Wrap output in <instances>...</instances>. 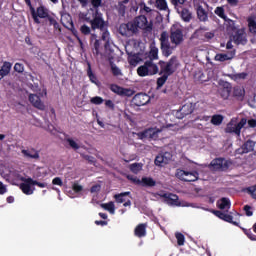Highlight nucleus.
<instances>
[{"label": "nucleus", "instance_id": "38", "mask_svg": "<svg viewBox=\"0 0 256 256\" xmlns=\"http://www.w3.org/2000/svg\"><path fill=\"white\" fill-rule=\"evenodd\" d=\"M169 79V75L167 74H162L161 77H159L157 79V87L156 89H161V87H163L165 85V83H167V80Z\"/></svg>", "mask_w": 256, "mask_h": 256}, {"label": "nucleus", "instance_id": "49", "mask_svg": "<svg viewBox=\"0 0 256 256\" xmlns=\"http://www.w3.org/2000/svg\"><path fill=\"white\" fill-rule=\"evenodd\" d=\"M125 5L126 4L123 3V1L118 3L117 11H118L119 15H122V17H123V15H125V9H126Z\"/></svg>", "mask_w": 256, "mask_h": 256}, {"label": "nucleus", "instance_id": "9", "mask_svg": "<svg viewBox=\"0 0 256 256\" xmlns=\"http://www.w3.org/2000/svg\"><path fill=\"white\" fill-rule=\"evenodd\" d=\"M170 40L172 45H176V47L178 45H181V43H183L184 38H183V30H181L180 28H171L170 29Z\"/></svg>", "mask_w": 256, "mask_h": 256}, {"label": "nucleus", "instance_id": "54", "mask_svg": "<svg viewBox=\"0 0 256 256\" xmlns=\"http://www.w3.org/2000/svg\"><path fill=\"white\" fill-rule=\"evenodd\" d=\"M72 189L74 193H81V191H83V186L79 185V183L77 182H74L72 185Z\"/></svg>", "mask_w": 256, "mask_h": 256}, {"label": "nucleus", "instance_id": "51", "mask_svg": "<svg viewBox=\"0 0 256 256\" xmlns=\"http://www.w3.org/2000/svg\"><path fill=\"white\" fill-rule=\"evenodd\" d=\"M243 232L245 235L250 239L251 241H256V235L251 232V230L243 229Z\"/></svg>", "mask_w": 256, "mask_h": 256}, {"label": "nucleus", "instance_id": "25", "mask_svg": "<svg viewBox=\"0 0 256 256\" xmlns=\"http://www.w3.org/2000/svg\"><path fill=\"white\" fill-rule=\"evenodd\" d=\"M255 149V142L253 140H247L242 146L241 150L243 154L245 153H251V151H254Z\"/></svg>", "mask_w": 256, "mask_h": 256}, {"label": "nucleus", "instance_id": "5", "mask_svg": "<svg viewBox=\"0 0 256 256\" xmlns=\"http://www.w3.org/2000/svg\"><path fill=\"white\" fill-rule=\"evenodd\" d=\"M31 15L34 23H36V25H40L41 24L40 19H47V17H49L50 14H49V9L44 5H41L37 7L36 10L35 8H31Z\"/></svg>", "mask_w": 256, "mask_h": 256}, {"label": "nucleus", "instance_id": "44", "mask_svg": "<svg viewBox=\"0 0 256 256\" xmlns=\"http://www.w3.org/2000/svg\"><path fill=\"white\" fill-rule=\"evenodd\" d=\"M135 95V91L129 88H122V92L120 97H133Z\"/></svg>", "mask_w": 256, "mask_h": 256}, {"label": "nucleus", "instance_id": "62", "mask_svg": "<svg viewBox=\"0 0 256 256\" xmlns=\"http://www.w3.org/2000/svg\"><path fill=\"white\" fill-rule=\"evenodd\" d=\"M249 29H250L251 33H256V22L255 21L249 22Z\"/></svg>", "mask_w": 256, "mask_h": 256}, {"label": "nucleus", "instance_id": "2", "mask_svg": "<svg viewBox=\"0 0 256 256\" xmlns=\"http://www.w3.org/2000/svg\"><path fill=\"white\" fill-rule=\"evenodd\" d=\"M86 23L91 25L92 31H100L102 33V41H109V23L103 19V16L96 12L93 19L85 18Z\"/></svg>", "mask_w": 256, "mask_h": 256}, {"label": "nucleus", "instance_id": "22", "mask_svg": "<svg viewBox=\"0 0 256 256\" xmlns=\"http://www.w3.org/2000/svg\"><path fill=\"white\" fill-rule=\"evenodd\" d=\"M235 57V51H232L230 54H216L214 60L215 61H220V63H223L225 61H231Z\"/></svg>", "mask_w": 256, "mask_h": 256}, {"label": "nucleus", "instance_id": "8", "mask_svg": "<svg viewBox=\"0 0 256 256\" xmlns=\"http://www.w3.org/2000/svg\"><path fill=\"white\" fill-rule=\"evenodd\" d=\"M214 171H227L229 169V162L225 158H215L210 163Z\"/></svg>", "mask_w": 256, "mask_h": 256}, {"label": "nucleus", "instance_id": "14", "mask_svg": "<svg viewBox=\"0 0 256 256\" xmlns=\"http://www.w3.org/2000/svg\"><path fill=\"white\" fill-rule=\"evenodd\" d=\"M232 41L235 45H247V35L245 29H238L232 36Z\"/></svg>", "mask_w": 256, "mask_h": 256}, {"label": "nucleus", "instance_id": "30", "mask_svg": "<svg viewBox=\"0 0 256 256\" xmlns=\"http://www.w3.org/2000/svg\"><path fill=\"white\" fill-rule=\"evenodd\" d=\"M46 20L49 23V26L53 27L55 31H61V25H59V22H57V19L55 17L51 16V14L46 18Z\"/></svg>", "mask_w": 256, "mask_h": 256}, {"label": "nucleus", "instance_id": "37", "mask_svg": "<svg viewBox=\"0 0 256 256\" xmlns=\"http://www.w3.org/2000/svg\"><path fill=\"white\" fill-rule=\"evenodd\" d=\"M102 209H105L106 211H109L111 215H115V203L108 202L105 204H101Z\"/></svg>", "mask_w": 256, "mask_h": 256}, {"label": "nucleus", "instance_id": "23", "mask_svg": "<svg viewBox=\"0 0 256 256\" xmlns=\"http://www.w3.org/2000/svg\"><path fill=\"white\" fill-rule=\"evenodd\" d=\"M134 234L136 237H139L140 239L141 237H145V235H147V224L137 225L134 230Z\"/></svg>", "mask_w": 256, "mask_h": 256}, {"label": "nucleus", "instance_id": "27", "mask_svg": "<svg viewBox=\"0 0 256 256\" xmlns=\"http://www.w3.org/2000/svg\"><path fill=\"white\" fill-rule=\"evenodd\" d=\"M192 109L194 113H205L206 104L203 101H198L194 104H192Z\"/></svg>", "mask_w": 256, "mask_h": 256}, {"label": "nucleus", "instance_id": "18", "mask_svg": "<svg viewBox=\"0 0 256 256\" xmlns=\"http://www.w3.org/2000/svg\"><path fill=\"white\" fill-rule=\"evenodd\" d=\"M29 101L33 107L39 109L40 111H45V104L41 101V97L37 94H30Z\"/></svg>", "mask_w": 256, "mask_h": 256}, {"label": "nucleus", "instance_id": "34", "mask_svg": "<svg viewBox=\"0 0 256 256\" xmlns=\"http://www.w3.org/2000/svg\"><path fill=\"white\" fill-rule=\"evenodd\" d=\"M248 75L249 74L247 72H241V73H236V74H230L229 77L233 81H243V80L247 79Z\"/></svg>", "mask_w": 256, "mask_h": 256}, {"label": "nucleus", "instance_id": "19", "mask_svg": "<svg viewBox=\"0 0 256 256\" xmlns=\"http://www.w3.org/2000/svg\"><path fill=\"white\" fill-rule=\"evenodd\" d=\"M193 112V104H185L180 110L176 113V117L178 119H183V117H187V115H191Z\"/></svg>", "mask_w": 256, "mask_h": 256}, {"label": "nucleus", "instance_id": "55", "mask_svg": "<svg viewBox=\"0 0 256 256\" xmlns=\"http://www.w3.org/2000/svg\"><path fill=\"white\" fill-rule=\"evenodd\" d=\"M67 143H69L70 147L72 149H75V151H77V149H79V144H77V142H75V140L68 138Z\"/></svg>", "mask_w": 256, "mask_h": 256}, {"label": "nucleus", "instance_id": "42", "mask_svg": "<svg viewBox=\"0 0 256 256\" xmlns=\"http://www.w3.org/2000/svg\"><path fill=\"white\" fill-rule=\"evenodd\" d=\"M175 237L177 239V245H179V247H183V245H185V235H183V233L176 232Z\"/></svg>", "mask_w": 256, "mask_h": 256}, {"label": "nucleus", "instance_id": "60", "mask_svg": "<svg viewBox=\"0 0 256 256\" xmlns=\"http://www.w3.org/2000/svg\"><path fill=\"white\" fill-rule=\"evenodd\" d=\"M244 211H245L247 217H253V211H251V206L245 205Z\"/></svg>", "mask_w": 256, "mask_h": 256}, {"label": "nucleus", "instance_id": "64", "mask_svg": "<svg viewBox=\"0 0 256 256\" xmlns=\"http://www.w3.org/2000/svg\"><path fill=\"white\" fill-rule=\"evenodd\" d=\"M83 157L86 161H88V163H91V164L95 163V157L90 155H84Z\"/></svg>", "mask_w": 256, "mask_h": 256}, {"label": "nucleus", "instance_id": "47", "mask_svg": "<svg viewBox=\"0 0 256 256\" xmlns=\"http://www.w3.org/2000/svg\"><path fill=\"white\" fill-rule=\"evenodd\" d=\"M80 32L82 33V35H92L91 34V27L87 26L86 24H83L80 27Z\"/></svg>", "mask_w": 256, "mask_h": 256}, {"label": "nucleus", "instance_id": "45", "mask_svg": "<svg viewBox=\"0 0 256 256\" xmlns=\"http://www.w3.org/2000/svg\"><path fill=\"white\" fill-rule=\"evenodd\" d=\"M110 91H112V93H116V95H120L123 91V87L117 85V84H111L110 85Z\"/></svg>", "mask_w": 256, "mask_h": 256}, {"label": "nucleus", "instance_id": "40", "mask_svg": "<svg viewBox=\"0 0 256 256\" xmlns=\"http://www.w3.org/2000/svg\"><path fill=\"white\" fill-rule=\"evenodd\" d=\"M156 59H159V49L154 47L149 52V61H155Z\"/></svg>", "mask_w": 256, "mask_h": 256}, {"label": "nucleus", "instance_id": "3", "mask_svg": "<svg viewBox=\"0 0 256 256\" xmlns=\"http://www.w3.org/2000/svg\"><path fill=\"white\" fill-rule=\"evenodd\" d=\"M158 65L160 67V75L164 74L171 77V75H173V73L179 69L180 64L177 56H172L167 62L160 60Z\"/></svg>", "mask_w": 256, "mask_h": 256}, {"label": "nucleus", "instance_id": "53", "mask_svg": "<svg viewBox=\"0 0 256 256\" xmlns=\"http://www.w3.org/2000/svg\"><path fill=\"white\" fill-rule=\"evenodd\" d=\"M14 71H16V73H23V71H25V66L21 63H16L14 65Z\"/></svg>", "mask_w": 256, "mask_h": 256}, {"label": "nucleus", "instance_id": "11", "mask_svg": "<svg viewBox=\"0 0 256 256\" xmlns=\"http://www.w3.org/2000/svg\"><path fill=\"white\" fill-rule=\"evenodd\" d=\"M21 181H23V183H20L19 188L22 191V193H24V195H33L35 191V188H31V186L33 185V183L31 182L33 181V178L22 177Z\"/></svg>", "mask_w": 256, "mask_h": 256}, {"label": "nucleus", "instance_id": "4", "mask_svg": "<svg viewBox=\"0 0 256 256\" xmlns=\"http://www.w3.org/2000/svg\"><path fill=\"white\" fill-rule=\"evenodd\" d=\"M159 41L163 57H171V55H173V47L171 46V42H169V33H167V31H163L160 34Z\"/></svg>", "mask_w": 256, "mask_h": 256}, {"label": "nucleus", "instance_id": "59", "mask_svg": "<svg viewBox=\"0 0 256 256\" xmlns=\"http://www.w3.org/2000/svg\"><path fill=\"white\" fill-rule=\"evenodd\" d=\"M52 185H58V187H63V180L60 177H55L52 180Z\"/></svg>", "mask_w": 256, "mask_h": 256}, {"label": "nucleus", "instance_id": "33", "mask_svg": "<svg viewBox=\"0 0 256 256\" xmlns=\"http://www.w3.org/2000/svg\"><path fill=\"white\" fill-rule=\"evenodd\" d=\"M130 196H131V192H122L119 194H115L114 199L116 203H125L126 201L125 197H130Z\"/></svg>", "mask_w": 256, "mask_h": 256}, {"label": "nucleus", "instance_id": "6", "mask_svg": "<svg viewBox=\"0 0 256 256\" xmlns=\"http://www.w3.org/2000/svg\"><path fill=\"white\" fill-rule=\"evenodd\" d=\"M176 177L177 179H180V181L191 183L199 179V172L197 171L189 172V171L178 169L176 171Z\"/></svg>", "mask_w": 256, "mask_h": 256}, {"label": "nucleus", "instance_id": "50", "mask_svg": "<svg viewBox=\"0 0 256 256\" xmlns=\"http://www.w3.org/2000/svg\"><path fill=\"white\" fill-rule=\"evenodd\" d=\"M103 99L101 98V96H96V97H93L91 98L90 102L93 104V105H101L103 103Z\"/></svg>", "mask_w": 256, "mask_h": 256}, {"label": "nucleus", "instance_id": "1", "mask_svg": "<svg viewBox=\"0 0 256 256\" xmlns=\"http://www.w3.org/2000/svg\"><path fill=\"white\" fill-rule=\"evenodd\" d=\"M139 29L151 33L153 31V23H149L147 17L142 16L137 21L121 24L118 31L122 37H133V35L139 33Z\"/></svg>", "mask_w": 256, "mask_h": 256}, {"label": "nucleus", "instance_id": "52", "mask_svg": "<svg viewBox=\"0 0 256 256\" xmlns=\"http://www.w3.org/2000/svg\"><path fill=\"white\" fill-rule=\"evenodd\" d=\"M111 71L114 77H119V75H121V69H119V67H117L116 65L111 66Z\"/></svg>", "mask_w": 256, "mask_h": 256}, {"label": "nucleus", "instance_id": "17", "mask_svg": "<svg viewBox=\"0 0 256 256\" xmlns=\"http://www.w3.org/2000/svg\"><path fill=\"white\" fill-rule=\"evenodd\" d=\"M90 45L92 46L93 54L98 57L101 52V40L97 39V34H91Z\"/></svg>", "mask_w": 256, "mask_h": 256}, {"label": "nucleus", "instance_id": "63", "mask_svg": "<svg viewBox=\"0 0 256 256\" xmlns=\"http://www.w3.org/2000/svg\"><path fill=\"white\" fill-rule=\"evenodd\" d=\"M5 193H7V186L0 182V195H5Z\"/></svg>", "mask_w": 256, "mask_h": 256}, {"label": "nucleus", "instance_id": "15", "mask_svg": "<svg viewBox=\"0 0 256 256\" xmlns=\"http://www.w3.org/2000/svg\"><path fill=\"white\" fill-rule=\"evenodd\" d=\"M150 101L151 98L146 93H138L132 99V103H134L136 107H143L144 105H147V103H149Z\"/></svg>", "mask_w": 256, "mask_h": 256}, {"label": "nucleus", "instance_id": "39", "mask_svg": "<svg viewBox=\"0 0 256 256\" xmlns=\"http://www.w3.org/2000/svg\"><path fill=\"white\" fill-rule=\"evenodd\" d=\"M129 169L132 173H134L135 175H137V173H139V171H141V169H143V164L141 163H133L129 165Z\"/></svg>", "mask_w": 256, "mask_h": 256}, {"label": "nucleus", "instance_id": "58", "mask_svg": "<svg viewBox=\"0 0 256 256\" xmlns=\"http://www.w3.org/2000/svg\"><path fill=\"white\" fill-rule=\"evenodd\" d=\"M228 29L230 31H238L239 30V29H237V25H235V21H233V20L228 21Z\"/></svg>", "mask_w": 256, "mask_h": 256}, {"label": "nucleus", "instance_id": "13", "mask_svg": "<svg viewBox=\"0 0 256 256\" xmlns=\"http://www.w3.org/2000/svg\"><path fill=\"white\" fill-rule=\"evenodd\" d=\"M210 212H212L215 217H218V219H221L226 223H231L232 225L239 227V222L233 221V217L231 216V214H227L221 210H211Z\"/></svg>", "mask_w": 256, "mask_h": 256}, {"label": "nucleus", "instance_id": "43", "mask_svg": "<svg viewBox=\"0 0 256 256\" xmlns=\"http://www.w3.org/2000/svg\"><path fill=\"white\" fill-rule=\"evenodd\" d=\"M185 1H187V0H170L172 5H174L177 13H179V9L183 8V6H181V5H185Z\"/></svg>", "mask_w": 256, "mask_h": 256}, {"label": "nucleus", "instance_id": "46", "mask_svg": "<svg viewBox=\"0 0 256 256\" xmlns=\"http://www.w3.org/2000/svg\"><path fill=\"white\" fill-rule=\"evenodd\" d=\"M247 194L252 197V199H255L256 201V184L254 186H250L246 189Z\"/></svg>", "mask_w": 256, "mask_h": 256}, {"label": "nucleus", "instance_id": "61", "mask_svg": "<svg viewBox=\"0 0 256 256\" xmlns=\"http://www.w3.org/2000/svg\"><path fill=\"white\" fill-rule=\"evenodd\" d=\"M235 97H245V90L236 89L234 90Z\"/></svg>", "mask_w": 256, "mask_h": 256}, {"label": "nucleus", "instance_id": "29", "mask_svg": "<svg viewBox=\"0 0 256 256\" xmlns=\"http://www.w3.org/2000/svg\"><path fill=\"white\" fill-rule=\"evenodd\" d=\"M142 187H155L157 182L152 177H142L141 179Z\"/></svg>", "mask_w": 256, "mask_h": 256}, {"label": "nucleus", "instance_id": "41", "mask_svg": "<svg viewBox=\"0 0 256 256\" xmlns=\"http://www.w3.org/2000/svg\"><path fill=\"white\" fill-rule=\"evenodd\" d=\"M156 7L159 11H167V0H156Z\"/></svg>", "mask_w": 256, "mask_h": 256}, {"label": "nucleus", "instance_id": "56", "mask_svg": "<svg viewBox=\"0 0 256 256\" xmlns=\"http://www.w3.org/2000/svg\"><path fill=\"white\" fill-rule=\"evenodd\" d=\"M29 181L33 185H36L37 187H40V189H45V187H47V183L39 182L37 180H29Z\"/></svg>", "mask_w": 256, "mask_h": 256}, {"label": "nucleus", "instance_id": "20", "mask_svg": "<svg viewBox=\"0 0 256 256\" xmlns=\"http://www.w3.org/2000/svg\"><path fill=\"white\" fill-rule=\"evenodd\" d=\"M178 13H179L181 19L184 20L185 23H189V21H191V19H193V14L187 8H179Z\"/></svg>", "mask_w": 256, "mask_h": 256}, {"label": "nucleus", "instance_id": "57", "mask_svg": "<svg viewBox=\"0 0 256 256\" xmlns=\"http://www.w3.org/2000/svg\"><path fill=\"white\" fill-rule=\"evenodd\" d=\"M215 13L216 15H218V17H221V19L225 17V9H223L222 7H217Z\"/></svg>", "mask_w": 256, "mask_h": 256}, {"label": "nucleus", "instance_id": "10", "mask_svg": "<svg viewBox=\"0 0 256 256\" xmlns=\"http://www.w3.org/2000/svg\"><path fill=\"white\" fill-rule=\"evenodd\" d=\"M159 133H161L159 128H148L140 132L139 137L140 139H152L153 141H157V139H159Z\"/></svg>", "mask_w": 256, "mask_h": 256}, {"label": "nucleus", "instance_id": "16", "mask_svg": "<svg viewBox=\"0 0 256 256\" xmlns=\"http://www.w3.org/2000/svg\"><path fill=\"white\" fill-rule=\"evenodd\" d=\"M171 153L164 152L162 154H158L155 158V165L158 167H165V165L169 164V161H171Z\"/></svg>", "mask_w": 256, "mask_h": 256}, {"label": "nucleus", "instance_id": "32", "mask_svg": "<svg viewBox=\"0 0 256 256\" xmlns=\"http://www.w3.org/2000/svg\"><path fill=\"white\" fill-rule=\"evenodd\" d=\"M196 11H197L198 19L200 21H207L208 19L207 11H205V8H203V6L199 5Z\"/></svg>", "mask_w": 256, "mask_h": 256}, {"label": "nucleus", "instance_id": "35", "mask_svg": "<svg viewBox=\"0 0 256 256\" xmlns=\"http://www.w3.org/2000/svg\"><path fill=\"white\" fill-rule=\"evenodd\" d=\"M87 76L89 77L91 83H94V85H97V83H99V80H97V76L93 73V70L91 69V63L89 62L87 68Z\"/></svg>", "mask_w": 256, "mask_h": 256}, {"label": "nucleus", "instance_id": "31", "mask_svg": "<svg viewBox=\"0 0 256 256\" xmlns=\"http://www.w3.org/2000/svg\"><path fill=\"white\" fill-rule=\"evenodd\" d=\"M223 119H225V117H223V115L215 114L211 117L210 123L212 125H215L216 127H219V125H221L223 123Z\"/></svg>", "mask_w": 256, "mask_h": 256}, {"label": "nucleus", "instance_id": "48", "mask_svg": "<svg viewBox=\"0 0 256 256\" xmlns=\"http://www.w3.org/2000/svg\"><path fill=\"white\" fill-rule=\"evenodd\" d=\"M128 63L132 67H137V65L139 64V58H137V56L129 57L128 58Z\"/></svg>", "mask_w": 256, "mask_h": 256}, {"label": "nucleus", "instance_id": "36", "mask_svg": "<svg viewBox=\"0 0 256 256\" xmlns=\"http://www.w3.org/2000/svg\"><path fill=\"white\" fill-rule=\"evenodd\" d=\"M137 73L139 77H148L149 76V69L147 68V62L144 63V65L139 66L137 68Z\"/></svg>", "mask_w": 256, "mask_h": 256}, {"label": "nucleus", "instance_id": "24", "mask_svg": "<svg viewBox=\"0 0 256 256\" xmlns=\"http://www.w3.org/2000/svg\"><path fill=\"white\" fill-rule=\"evenodd\" d=\"M21 153L22 155H24V157H27L28 159H39V151L34 148L30 150L23 149Z\"/></svg>", "mask_w": 256, "mask_h": 256}, {"label": "nucleus", "instance_id": "26", "mask_svg": "<svg viewBox=\"0 0 256 256\" xmlns=\"http://www.w3.org/2000/svg\"><path fill=\"white\" fill-rule=\"evenodd\" d=\"M146 66L149 75H157V73H159V66H157V64H155L152 60H147Z\"/></svg>", "mask_w": 256, "mask_h": 256}, {"label": "nucleus", "instance_id": "12", "mask_svg": "<svg viewBox=\"0 0 256 256\" xmlns=\"http://www.w3.org/2000/svg\"><path fill=\"white\" fill-rule=\"evenodd\" d=\"M160 197L164 199V202L167 203V205L181 207V202L179 201V196H177V194L163 193L160 195Z\"/></svg>", "mask_w": 256, "mask_h": 256}, {"label": "nucleus", "instance_id": "28", "mask_svg": "<svg viewBox=\"0 0 256 256\" xmlns=\"http://www.w3.org/2000/svg\"><path fill=\"white\" fill-rule=\"evenodd\" d=\"M232 87L231 84H226L223 88L220 89V96L227 100L231 96Z\"/></svg>", "mask_w": 256, "mask_h": 256}, {"label": "nucleus", "instance_id": "21", "mask_svg": "<svg viewBox=\"0 0 256 256\" xmlns=\"http://www.w3.org/2000/svg\"><path fill=\"white\" fill-rule=\"evenodd\" d=\"M216 205L221 211L231 209V200H229L227 197H223L216 202Z\"/></svg>", "mask_w": 256, "mask_h": 256}, {"label": "nucleus", "instance_id": "7", "mask_svg": "<svg viewBox=\"0 0 256 256\" xmlns=\"http://www.w3.org/2000/svg\"><path fill=\"white\" fill-rule=\"evenodd\" d=\"M247 125V118H242L240 122L233 126V121H231L226 127V133H235L237 137H241V129Z\"/></svg>", "mask_w": 256, "mask_h": 256}]
</instances>
